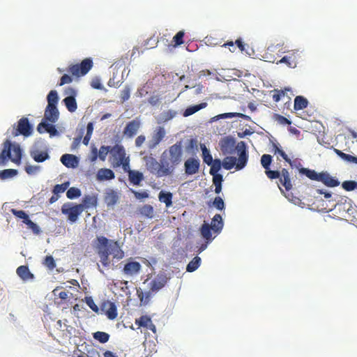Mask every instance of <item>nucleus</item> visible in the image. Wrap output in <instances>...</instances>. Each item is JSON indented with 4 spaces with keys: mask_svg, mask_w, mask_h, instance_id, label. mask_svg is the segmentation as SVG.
Listing matches in <instances>:
<instances>
[{
    "mask_svg": "<svg viewBox=\"0 0 357 357\" xmlns=\"http://www.w3.org/2000/svg\"><path fill=\"white\" fill-rule=\"evenodd\" d=\"M182 142L179 141L165 150L160 155V162L152 156H145L144 160L147 169L157 176L163 177L172 175L183 159Z\"/></svg>",
    "mask_w": 357,
    "mask_h": 357,
    "instance_id": "nucleus-1",
    "label": "nucleus"
},
{
    "mask_svg": "<svg viewBox=\"0 0 357 357\" xmlns=\"http://www.w3.org/2000/svg\"><path fill=\"white\" fill-rule=\"evenodd\" d=\"M93 247L102 266L106 268L110 267L112 260L119 261L125 256L119 241L103 236L96 238L93 241Z\"/></svg>",
    "mask_w": 357,
    "mask_h": 357,
    "instance_id": "nucleus-2",
    "label": "nucleus"
},
{
    "mask_svg": "<svg viewBox=\"0 0 357 357\" xmlns=\"http://www.w3.org/2000/svg\"><path fill=\"white\" fill-rule=\"evenodd\" d=\"M22 159V150L18 144H13L10 141L6 140L3 144V149L0 153V165H5L9 160L19 165Z\"/></svg>",
    "mask_w": 357,
    "mask_h": 357,
    "instance_id": "nucleus-3",
    "label": "nucleus"
},
{
    "mask_svg": "<svg viewBox=\"0 0 357 357\" xmlns=\"http://www.w3.org/2000/svg\"><path fill=\"white\" fill-rule=\"evenodd\" d=\"M299 173L305 175L312 181H320L327 187L333 188L340 185V181L337 178L331 176L327 172L317 173L314 169L301 167L299 169Z\"/></svg>",
    "mask_w": 357,
    "mask_h": 357,
    "instance_id": "nucleus-4",
    "label": "nucleus"
},
{
    "mask_svg": "<svg viewBox=\"0 0 357 357\" xmlns=\"http://www.w3.org/2000/svg\"><path fill=\"white\" fill-rule=\"evenodd\" d=\"M110 162L112 167H122L123 170H128L130 165V158L127 155L123 145L115 144L110 149Z\"/></svg>",
    "mask_w": 357,
    "mask_h": 357,
    "instance_id": "nucleus-5",
    "label": "nucleus"
},
{
    "mask_svg": "<svg viewBox=\"0 0 357 357\" xmlns=\"http://www.w3.org/2000/svg\"><path fill=\"white\" fill-rule=\"evenodd\" d=\"M93 67V61L91 58L84 59L80 63L70 65L68 72L72 75L79 77L85 75Z\"/></svg>",
    "mask_w": 357,
    "mask_h": 357,
    "instance_id": "nucleus-6",
    "label": "nucleus"
},
{
    "mask_svg": "<svg viewBox=\"0 0 357 357\" xmlns=\"http://www.w3.org/2000/svg\"><path fill=\"white\" fill-rule=\"evenodd\" d=\"M83 206L76 204L74 206L64 204L61 208V212L68 216V219L71 222L77 220L79 215L83 212Z\"/></svg>",
    "mask_w": 357,
    "mask_h": 357,
    "instance_id": "nucleus-7",
    "label": "nucleus"
},
{
    "mask_svg": "<svg viewBox=\"0 0 357 357\" xmlns=\"http://www.w3.org/2000/svg\"><path fill=\"white\" fill-rule=\"evenodd\" d=\"M169 277L165 272H160L149 283V288L155 293L162 289L167 283Z\"/></svg>",
    "mask_w": 357,
    "mask_h": 357,
    "instance_id": "nucleus-8",
    "label": "nucleus"
},
{
    "mask_svg": "<svg viewBox=\"0 0 357 357\" xmlns=\"http://www.w3.org/2000/svg\"><path fill=\"white\" fill-rule=\"evenodd\" d=\"M236 149L238 153V162H236V169L240 170L242 169L248 162V155L245 143L244 142H238L236 146Z\"/></svg>",
    "mask_w": 357,
    "mask_h": 357,
    "instance_id": "nucleus-9",
    "label": "nucleus"
},
{
    "mask_svg": "<svg viewBox=\"0 0 357 357\" xmlns=\"http://www.w3.org/2000/svg\"><path fill=\"white\" fill-rule=\"evenodd\" d=\"M272 162V156L268 154H264L261 158V164L265 169V174L267 177L271 179H276L280 177L279 171L271 170L270 169L271 164Z\"/></svg>",
    "mask_w": 357,
    "mask_h": 357,
    "instance_id": "nucleus-10",
    "label": "nucleus"
},
{
    "mask_svg": "<svg viewBox=\"0 0 357 357\" xmlns=\"http://www.w3.org/2000/svg\"><path fill=\"white\" fill-rule=\"evenodd\" d=\"M32 132V126L30 124L29 119L26 117H22L17 122V126L13 132L15 136L22 135L24 136H29Z\"/></svg>",
    "mask_w": 357,
    "mask_h": 357,
    "instance_id": "nucleus-11",
    "label": "nucleus"
},
{
    "mask_svg": "<svg viewBox=\"0 0 357 357\" xmlns=\"http://www.w3.org/2000/svg\"><path fill=\"white\" fill-rule=\"evenodd\" d=\"M100 310L110 320L115 319L118 316L117 307L115 303L110 301H104L100 305Z\"/></svg>",
    "mask_w": 357,
    "mask_h": 357,
    "instance_id": "nucleus-12",
    "label": "nucleus"
},
{
    "mask_svg": "<svg viewBox=\"0 0 357 357\" xmlns=\"http://www.w3.org/2000/svg\"><path fill=\"white\" fill-rule=\"evenodd\" d=\"M65 93L69 95L63 99V102L66 108L70 112H75L77 108V102L75 98L76 96V91L73 88L68 87L66 89Z\"/></svg>",
    "mask_w": 357,
    "mask_h": 357,
    "instance_id": "nucleus-13",
    "label": "nucleus"
},
{
    "mask_svg": "<svg viewBox=\"0 0 357 357\" xmlns=\"http://www.w3.org/2000/svg\"><path fill=\"white\" fill-rule=\"evenodd\" d=\"M200 160L198 158L190 157L184 162V169L187 175H193L199 172Z\"/></svg>",
    "mask_w": 357,
    "mask_h": 357,
    "instance_id": "nucleus-14",
    "label": "nucleus"
},
{
    "mask_svg": "<svg viewBox=\"0 0 357 357\" xmlns=\"http://www.w3.org/2000/svg\"><path fill=\"white\" fill-rule=\"evenodd\" d=\"M140 126L141 122L137 118L129 121L123 129V135L128 138L133 137L137 133Z\"/></svg>",
    "mask_w": 357,
    "mask_h": 357,
    "instance_id": "nucleus-15",
    "label": "nucleus"
},
{
    "mask_svg": "<svg viewBox=\"0 0 357 357\" xmlns=\"http://www.w3.org/2000/svg\"><path fill=\"white\" fill-rule=\"evenodd\" d=\"M165 130L163 127H158L153 133L151 140L149 144V149H153L155 148L165 136Z\"/></svg>",
    "mask_w": 357,
    "mask_h": 357,
    "instance_id": "nucleus-16",
    "label": "nucleus"
},
{
    "mask_svg": "<svg viewBox=\"0 0 357 357\" xmlns=\"http://www.w3.org/2000/svg\"><path fill=\"white\" fill-rule=\"evenodd\" d=\"M280 177L278 186L280 188V185H282L287 191H289L292 188V183L289 171L283 168L280 172L279 171Z\"/></svg>",
    "mask_w": 357,
    "mask_h": 357,
    "instance_id": "nucleus-17",
    "label": "nucleus"
},
{
    "mask_svg": "<svg viewBox=\"0 0 357 357\" xmlns=\"http://www.w3.org/2000/svg\"><path fill=\"white\" fill-rule=\"evenodd\" d=\"M37 130L40 133L47 132L50 134V137L57 136L59 134L53 124L45 121H42L38 125Z\"/></svg>",
    "mask_w": 357,
    "mask_h": 357,
    "instance_id": "nucleus-18",
    "label": "nucleus"
},
{
    "mask_svg": "<svg viewBox=\"0 0 357 357\" xmlns=\"http://www.w3.org/2000/svg\"><path fill=\"white\" fill-rule=\"evenodd\" d=\"M59 111L55 105H47L44 114L45 120L55 123L59 119Z\"/></svg>",
    "mask_w": 357,
    "mask_h": 357,
    "instance_id": "nucleus-19",
    "label": "nucleus"
},
{
    "mask_svg": "<svg viewBox=\"0 0 357 357\" xmlns=\"http://www.w3.org/2000/svg\"><path fill=\"white\" fill-rule=\"evenodd\" d=\"M220 147L225 154H231L235 150V140L231 137H225L221 141Z\"/></svg>",
    "mask_w": 357,
    "mask_h": 357,
    "instance_id": "nucleus-20",
    "label": "nucleus"
},
{
    "mask_svg": "<svg viewBox=\"0 0 357 357\" xmlns=\"http://www.w3.org/2000/svg\"><path fill=\"white\" fill-rule=\"evenodd\" d=\"M142 268L141 264L137 261H130L125 264L123 273L127 275L137 274Z\"/></svg>",
    "mask_w": 357,
    "mask_h": 357,
    "instance_id": "nucleus-21",
    "label": "nucleus"
},
{
    "mask_svg": "<svg viewBox=\"0 0 357 357\" xmlns=\"http://www.w3.org/2000/svg\"><path fill=\"white\" fill-rule=\"evenodd\" d=\"M61 162L68 168H75L78 165L77 157L72 154H64L61 158Z\"/></svg>",
    "mask_w": 357,
    "mask_h": 357,
    "instance_id": "nucleus-22",
    "label": "nucleus"
},
{
    "mask_svg": "<svg viewBox=\"0 0 357 357\" xmlns=\"http://www.w3.org/2000/svg\"><path fill=\"white\" fill-rule=\"evenodd\" d=\"M128 174V178L130 183L135 185H139L141 181L144 179V175L142 172L135 170H131L129 167L128 170H123Z\"/></svg>",
    "mask_w": 357,
    "mask_h": 357,
    "instance_id": "nucleus-23",
    "label": "nucleus"
},
{
    "mask_svg": "<svg viewBox=\"0 0 357 357\" xmlns=\"http://www.w3.org/2000/svg\"><path fill=\"white\" fill-rule=\"evenodd\" d=\"M31 157L37 162H43L49 159L50 155L47 151H40L39 149H34L30 152Z\"/></svg>",
    "mask_w": 357,
    "mask_h": 357,
    "instance_id": "nucleus-24",
    "label": "nucleus"
},
{
    "mask_svg": "<svg viewBox=\"0 0 357 357\" xmlns=\"http://www.w3.org/2000/svg\"><path fill=\"white\" fill-rule=\"evenodd\" d=\"M114 177V172L107 168H101L97 172V179L99 181L112 180Z\"/></svg>",
    "mask_w": 357,
    "mask_h": 357,
    "instance_id": "nucleus-25",
    "label": "nucleus"
},
{
    "mask_svg": "<svg viewBox=\"0 0 357 357\" xmlns=\"http://www.w3.org/2000/svg\"><path fill=\"white\" fill-rule=\"evenodd\" d=\"M154 294L155 293L152 291L150 288L149 290L146 292H144L140 288L137 289V297L139 298L141 303L143 305H147Z\"/></svg>",
    "mask_w": 357,
    "mask_h": 357,
    "instance_id": "nucleus-26",
    "label": "nucleus"
},
{
    "mask_svg": "<svg viewBox=\"0 0 357 357\" xmlns=\"http://www.w3.org/2000/svg\"><path fill=\"white\" fill-rule=\"evenodd\" d=\"M211 226L213 231L216 234H219L222 231L224 226V223L222 221V216L220 214H215L214 215V217L212 219Z\"/></svg>",
    "mask_w": 357,
    "mask_h": 357,
    "instance_id": "nucleus-27",
    "label": "nucleus"
},
{
    "mask_svg": "<svg viewBox=\"0 0 357 357\" xmlns=\"http://www.w3.org/2000/svg\"><path fill=\"white\" fill-rule=\"evenodd\" d=\"M17 274L23 280H28L33 278V275L30 272L28 266H20L17 268Z\"/></svg>",
    "mask_w": 357,
    "mask_h": 357,
    "instance_id": "nucleus-28",
    "label": "nucleus"
},
{
    "mask_svg": "<svg viewBox=\"0 0 357 357\" xmlns=\"http://www.w3.org/2000/svg\"><path fill=\"white\" fill-rule=\"evenodd\" d=\"M79 205L83 206V211L85 208L93 207L97 205V198L95 196L85 195L82 199V204Z\"/></svg>",
    "mask_w": 357,
    "mask_h": 357,
    "instance_id": "nucleus-29",
    "label": "nucleus"
},
{
    "mask_svg": "<svg viewBox=\"0 0 357 357\" xmlns=\"http://www.w3.org/2000/svg\"><path fill=\"white\" fill-rule=\"evenodd\" d=\"M212 230L213 229L211 228V226L207 223L203 224L201 227V229H200L201 234H202V237L204 239H206L208 242L211 241L213 238L212 237V234H211Z\"/></svg>",
    "mask_w": 357,
    "mask_h": 357,
    "instance_id": "nucleus-30",
    "label": "nucleus"
},
{
    "mask_svg": "<svg viewBox=\"0 0 357 357\" xmlns=\"http://www.w3.org/2000/svg\"><path fill=\"white\" fill-rule=\"evenodd\" d=\"M119 197L114 190L107 192L105 196L104 200L107 206H114L118 201Z\"/></svg>",
    "mask_w": 357,
    "mask_h": 357,
    "instance_id": "nucleus-31",
    "label": "nucleus"
},
{
    "mask_svg": "<svg viewBox=\"0 0 357 357\" xmlns=\"http://www.w3.org/2000/svg\"><path fill=\"white\" fill-rule=\"evenodd\" d=\"M308 104L307 100L301 96H296L294 99V108L295 110H301L307 107Z\"/></svg>",
    "mask_w": 357,
    "mask_h": 357,
    "instance_id": "nucleus-32",
    "label": "nucleus"
},
{
    "mask_svg": "<svg viewBox=\"0 0 357 357\" xmlns=\"http://www.w3.org/2000/svg\"><path fill=\"white\" fill-rule=\"evenodd\" d=\"M139 213L147 218H153L154 216V210L153 207L149 204H145L139 208Z\"/></svg>",
    "mask_w": 357,
    "mask_h": 357,
    "instance_id": "nucleus-33",
    "label": "nucleus"
},
{
    "mask_svg": "<svg viewBox=\"0 0 357 357\" xmlns=\"http://www.w3.org/2000/svg\"><path fill=\"white\" fill-rule=\"evenodd\" d=\"M207 104L206 102H202L199 105H192L188 107L185 109V110L183 112L184 116H190L195 112H198L199 110L205 108L206 107Z\"/></svg>",
    "mask_w": 357,
    "mask_h": 357,
    "instance_id": "nucleus-34",
    "label": "nucleus"
},
{
    "mask_svg": "<svg viewBox=\"0 0 357 357\" xmlns=\"http://www.w3.org/2000/svg\"><path fill=\"white\" fill-rule=\"evenodd\" d=\"M233 117H241L245 120H249L250 119V116H248L245 114H243L241 113H237V112H229V113L221 114L218 115L215 118L217 119H227V118H233Z\"/></svg>",
    "mask_w": 357,
    "mask_h": 357,
    "instance_id": "nucleus-35",
    "label": "nucleus"
},
{
    "mask_svg": "<svg viewBox=\"0 0 357 357\" xmlns=\"http://www.w3.org/2000/svg\"><path fill=\"white\" fill-rule=\"evenodd\" d=\"M201 149L202 151V158L204 162L208 165H211L213 162V157L204 144H201Z\"/></svg>",
    "mask_w": 357,
    "mask_h": 357,
    "instance_id": "nucleus-36",
    "label": "nucleus"
},
{
    "mask_svg": "<svg viewBox=\"0 0 357 357\" xmlns=\"http://www.w3.org/2000/svg\"><path fill=\"white\" fill-rule=\"evenodd\" d=\"M159 200L161 202H164L167 207L170 206L172 204V194L171 192H164L161 191L159 193Z\"/></svg>",
    "mask_w": 357,
    "mask_h": 357,
    "instance_id": "nucleus-37",
    "label": "nucleus"
},
{
    "mask_svg": "<svg viewBox=\"0 0 357 357\" xmlns=\"http://www.w3.org/2000/svg\"><path fill=\"white\" fill-rule=\"evenodd\" d=\"M201 264V258L199 257H195L192 261L187 265L186 271L188 272H193L196 271Z\"/></svg>",
    "mask_w": 357,
    "mask_h": 357,
    "instance_id": "nucleus-38",
    "label": "nucleus"
},
{
    "mask_svg": "<svg viewBox=\"0 0 357 357\" xmlns=\"http://www.w3.org/2000/svg\"><path fill=\"white\" fill-rule=\"evenodd\" d=\"M236 158L235 157L229 156L223 160L222 165L225 169L229 170L236 166Z\"/></svg>",
    "mask_w": 357,
    "mask_h": 357,
    "instance_id": "nucleus-39",
    "label": "nucleus"
},
{
    "mask_svg": "<svg viewBox=\"0 0 357 357\" xmlns=\"http://www.w3.org/2000/svg\"><path fill=\"white\" fill-rule=\"evenodd\" d=\"M17 174V171L14 169H7L0 172V178L1 180H6L8 178H13Z\"/></svg>",
    "mask_w": 357,
    "mask_h": 357,
    "instance_id": "nucleus-40",
    "label": "nucleus"
},
{
    "mask_svg": "<svg viewBox=\"0 0 357 357\" xmlns=\"http://www.w3.org/2000/svg\"><path fill=\"white\" fill-rule=\"evenodd\" d=\"M95 340L99 341L100 343H106L109 339V335L105 332L97 331L93 334Z\"/></svg>",
    "mask_w": 357,
    "mask_h": 357,
    "instance_id": "nucleus-41",
    "label": "nucleus"
},
{
    "mask_svg": "<svg viewBox=\"0 0 357 357\" xmlns=\"http://www.w3.org/2000/svg\"><path fill=\"white\" fill-rule=\"evenodd\" d=\"M223 177L222 175H214L213 176V183L215 185V192L219 194L222 190V182Z\"/></svg>",
    "mask_w": 357,
    "mask_h": 357,
    "instance_id": "nucleus-42",
    "label": "nucleus"
},
{
    "mask_svg": "<svg viewBox=\"0 0 357 357\" xmlns=\"http://www.w3.org/2000/svg\"><path fill=\"white\" fill-rule=\"evenodd\" d=\"M47 105H55L56 106V104L59 100V97L57 92L55 90H52L49 93L47 97Z\"/></svg>",
    "mask_w": 357,
    "mask_h": 357,
    "instance_id": "nucleus-43",
    "label": "nucleus"
},
{
    "mask_svg": "<svg viewBox=\"0 0 357 357\" xmlns=\"http://www.w3.org/2000/svg\"><path fill=\"white\" fill-rule=\"evenodd\" d=\"M211 165V167L209 171L210 174H211L213 176H214V175H220V174H218V171L221 168V165H222L220 160L215 159V160H213V162Z\"/></svg>",
    "mask_w": 357,
    "mask_h": 357,
    "instance_id": "nucleus-44",
    "label": "nucleus"
},
{
    "mask_svg": "<svg viewBox=\"0 0 357 357\" xmlns=\"http://www.w3.org/2000/svg\"><path fill=\"white\" fill-rule=\"evenodd\" d=\"M185 36L184 31H179L172 39V42L174 43V47L179 46L184 43L183 38Z\"/></svg>",
    "mask_w": 357,
    "mask_h": 357,
    "instance_id": "nucleus-45",
    "label": "nucleus"
},
{
    "mask_svg": "<svg viewBox=\"0 0 357 357\" xmlns=\"http://www.w3.org/2000/svg\"><path fill=\"white\" fill-rule=\"evenodd\" d=\"M93 123L92 122H89L86 126V134L83 139V144L84 145L89 144V140H90L92 133H93Z\"/></svg>",
    "mask_w": 357,
    "mask_h": 357,
    "instance_id": "nucleus-46",
    "label": "nucleus"
},
{
    "mask_svg": "<svg viewBox=\"0 0 357 357\" xmlns=\"http://www.w3.org/2000/svg\"><path fill=\"white\" fill-rule=\"evenodd\" d=\"M151 321L150 317L147 315H142L139 319L135 320V324L139 327H146L149 324Z\"/></svg>",
    "mask_w": 357,
    "mask_h": 357,
    "instance_id": "nucleus-47",
    "label": "nucleus"
},
{
    "mask_svg": "<svg viewBox=\"0 0 357 357\" xmlns=\"http://www.w3.org/2000/svg\"><path fill=\"white\" fill-rule=\"evenodd\" d=\"M80 195V190L75 187L70 188L66 192L67 197L70 199L79 197Z\"/></svg>",
    "mask_w": 357,
    "mask_h": 357,
    "instance_id": "nucleus-48",
    "label": "nucleus"
},
{
    "mask_svg": "<svg viewBox=\"0 0 357 357\" xmlns=\"http://www.w3.org/2000/svg\"><path fill=\"white\" fill-rule=\"evenodd\" d=\"M112 147L109 146H101L98 151V157L102 161H105L107 154L110 153Z\"/></svg>",
    "mask_w": 357,
    "mask_h": 357,
    "instance_id": "nucleus-49",
    "label": "nucleus"
},
{
    "mask_svg": "<svg viewBox=\"0 0 357 357\" xmlns=\"http://www.w3.org/2000/svg\"><path fill=\"white\" fill-rule=\"evenodd\" d=\"M342 187L347 191H351L357 188V182L354 181H345L342 183Z\"/></svg>",
    "mask_w": 357,
    "mask_h": 357,
    "instance_id": "nucleus-50",
    "label": "nucleus"
},
{
    "mask_svg": "<svg viewBox=\"0 0 357 357\" xmlns=\"http://www.w3.org/2000/svg\"><path fill=\"white\" fill-rule=\"evenodd\" d=\"M43 264L50 270H53L56 267V263L52 256H46Z\"/></svg>",
    "mask_w": 357,
    "mask_h": 357,
    "instance_id": "nucleus-51",
    "label": "nucleus"
},
{
    "mask_svg": "<svg viewBox=\"0 0 357 357\" xmlns=\"http://www.w3.org/2000/svg\"><path fill=\"white\" fill-rule=\"evenodd\" d=\"M130 96V88L126 86L121 92L120 99L122 102L127 101Z\"/></svg>",
    "mask_w": 357,
    "mask_h": 357,
    "instance_id": "nucleus-52",
    "label": "nucleus"
},
{
    "mask_svg": "<svg viewBox=\"0 0 357 357\" xmlns=\"http://www.w3.org/2000/svg\"><path fill=\"white\" fill-rule=\"evenodd\" d=\"M68 183L56 185L53 188V193L57 195L59 193L64 192L68 188Z\"/></svg>",
    "mask_w": 357,
    "mask_h": 357,
    "instance_id": "nucleus-53",
    "label": "nucleus"
},
{
    "mask_svg": "<svg viewBox=\"0 0 357 357\" xmlns=\"http://www.w3.org/2000/svg\"><path fill=\"white\" fill-rule=\"evenodd\" d=\"M24 224H26L29 228H30L34 234H39L40 232V228L39 227L34 223L33 221H31L29 218H28L26 221H23Z\"/></svg>",
    "mask_w": 357,
    "mask_h": 357,
    "instance_id": "nucleus-54",
    "label": "nucleus"
},
{
    "mask_svg": "<svg viewBox=\"0 0 357 357\" xmlns=\"http://www.w3.org/2000/svg\"><path fill=\"white\" fill-rule=\"evenodd\" d=\"M213 205L218 210H223L225 208V203L220 197H216L213 202Z\"/></svg>",
    "mask_w": 357,
    "mask_h": 357,
    "instance_id": "nucleus-55",
    "label": "nucleus"
},
{
    "mask_svg": "<svg viewBox=\"0 0 357 357\" xmlns=\"http://www.w3.org/2000/svg\"><path fill=\"white\" fill-rule=\"evenodd\" d=\"M274 119L281 125H289L291 123V121L280 114H275Z\"/></svg>",
    "mask_w": 357,
    "mask_h": 357,
    "instance_id": "nucleus-56",
    "label": "nucleus"
},
{
    "mask_svg": "<svg viewBox=\"0 0 357 357\" xmlns=\"http://www.w3.org/2000/svg\"><path fill=\"white\" fill-rule=\"evenodd\" d=\"M11 211L13 214L17 218L23 219V221H26V220L29 218V215L24 211L12 209Z\"/></svg>",
    "mask_w": 357,
    "mask_h": 357,
    "instance_id": "nucleus-57",
    "label": "nucleus"
},
{
    "mask_svg": "<svg viewBox=\"0 0 357 357\" xmlns=\"http://www.w3.org/2000/svg\"><path fill=\"white\" fill-rule=\"evenodd\" d=\"M86 303L93 312H98L99 308L91 297H86Z\"/></svg>",
    "mask_w": 357,
    "mask_h": 357,
    "instance_id": "nucleus-58",
    "label": "nucleus"
},
{
    "mask_svg": "<svg viewBox=\"0 0 357 357\" xmlns=\"http://www.w3.org/2000/svg\"><path fill=\"white\" fill-rule=\"evenodd\" d=\"M290 59H291L290 56H284L279 61L277 62V64H278V63H285L289 68H295L296 67V64H294V63L291 62Z\"/></svg>",
    "mask_w": 357,
    "mask_h": 357,
    "instance_id": "nucleus-59",
    "label": "nucleus"
},
{
    "mask_svg": "<svg viewBox=\"0 0 357 357\" xmlns=\"http://www.w3.org/2000/svg\"><path fill=\"white\" fill-rule=\"evenodd\" d=\"M73 82V78L67 75L64 74L60 79V82L58 84L59 86H63L64 84H70Z\"/></svg>",
    "mask_w": 357,
    "mask_h": 357,
    "instance_id": "nucleus-60",
    "label": "nucleus"
},
{
    "mask_svg": "<svg viewBox=\"0 0 357 357\" xmlns=\"http://www.w3.org/2000/svg\"><path fill=\"white\" fill-rule=\"evenodd\" d=\"M40 170V167L36 165H27L25 171L28 174H34Z\"/></svg>",
    "mask_w": 357,
    "mask_h": 357,
    "instance_id": "nucleus-61",
    "label": "nucleus"
},
{
    "mask_svg": "<svg viewBox=\"0 0 357 357\" xmlns=\"http://www.w3.org/2000/svg\"><path fill=\"white\" fill-rule=\"evenodd\" d=\"M288 53L289 54L287 56L291 57V62L296 65L298 56V50H291L288 52Z\"/></svg>",
    "mask_w": 357,
    "mask_h": 357,
    "instance_id": "nucleus-62",
    "label": "nucleus"
},
{
    "mask_svg": "<svg viewBox=\"0 0 357 357\" xmlns=\"http://www.w3.org/2000/svg\"><path fill=\"white\" fill-rule=\"evenodd\" d=\"M98 157V151L96 147L93 146L91 148V155L89 156V160L91 162H94Z\"/></svg>",
    "mask_w": 357,
    "mask_h": 357,
    "instance_id": "nucleus-63",
    "label": "nucleus"
},
{
    "mask_svg": "<svg viewBox=\"0 0 357 357\" xmlns=\"http://www.w3.org/2000/svg\"><path fill=\"white\" fill-rule=\"evenodd\" d=\"M165 121L172 119L176 115V112L173 110H168L163 114Z\"/></svg>",
    "mask_w": 357,
    "mask_h": 357,
    "instance_id": "nucleus-64",
    "label": "nucleus"
}]
</instances>
